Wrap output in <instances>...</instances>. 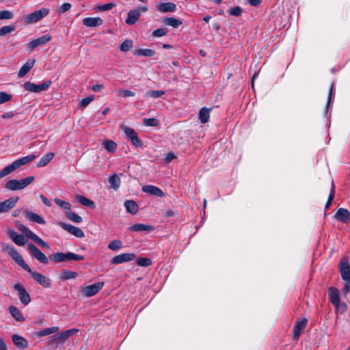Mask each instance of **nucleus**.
<instances>
[{"label":"nucleus","mask_w":350,"mask_h":350,"mask_svg":"<svg viewBox=\"0 0 350 350\" xmlns=\"http://www.w3.org/2000/svg\"><path fill=\"white\" fill-rule=\"evenodd\" d=\"M157 10L161 13L174 12L176 10V5L171 2L162 3L157 5Z\"/></svg>","instance_id":"23"},{"label":"nucleus","mask_w":350,"mask_h":350,"mask_svg":"<svg viewBox=\"0 0 350 350\" xmlns=\"http://www.w3.org/2000/svg\"><path fill=\"white\" fill-rule=\"evenodd\" d=\"M165 92L163 90H149L146 93V96L152 98H157L164 95Z\"/></svg>","instance_id":"43"},{"label":"nucleus","mask_w":350,"mask_h":350,"mask_svg":"<svg viewBox=\"0 0 350 350\" xmlns=\"http://www.w3.org/2000/svg\"><path fill=\"white\" fill-rule=\"evenodd\" d=\"M59 226H61L64 230H66L69 233L75 235L78 238H83L85 236L83 230L78 227L74 226L70 224H67L63 222H59Z\"/></svg>","instance_id":"14"},{"label":"nucleus","mask_w":350,"mask_h":350,"mask_svg":"<svg viewBox=\"0 0 350 350\" xmlns=\"http://www.w3.org/2000/svg\"><path fill=\"white\" fill-rule=\"evenodd\" d=\"M8 235L10 239L18 245L22 246V234H17L13 230H8Z\"/></svg>","instance_id":"31"},{"label":"nucleus","mask_w":350,"mask_h":350,"mask_svg":"<svg viewBox=\"0 0 350 350\" xmlns=\"http://www.w3.org/2000/svg\"><path fill=\"white\" fill-rule=\"evenodd\" d=\"M142 191L157 197H164V192L159 187L154 185H146L142 187Z\"/></svg>","instance_id":"19"},{"label":"nucleus","mask_w":350,"mask_h":350,"mask_svg":"<svg viewBox=\"0 0 350 350\" xmlns=\"http://www.w3.org/2000/svg\"><path fill=\"white\" fill-rule=\"evenodd\" d=\"M144 124L148 126H157L159 124V121L156 118H144Z\"/></svg>","instance_id":"53"},{"label":"nucleus","mask_w":350,"mask_h":350,"mask_svg":"<svg viewBox=\"0 0 350 350\" xmlns=\"http://www.w3.org/2000/svg\"><path fill=\"white\" fill-rule=\"evenodd\" d=\"M105 148L109 152H113L117 148L116 144L112 140H105L103 142Z\"/></svg>","instance_id":"39"},{"label":"nucleus","mask_w":350,"mask_h":350,"mask_svg":"<svg viewBox=\"0 0 350 350\" xmlns=\"http://www.w3.org/2000/svg\"><path fill=\"white\" fill-rule=\"evenodd\" d=\"M135 257L134 253H124L117 256H115L111 260V263L112 265H118L126 262L133 260Z\"/></svg>","instance_id":"11"},{"label":"nucleus","mask_w":350,"mask_h":350,"mask_svg":"<svg viewBox=\"0 0 350 350\" xmlns=\"http://www.w3.org/2000/svg\"><path fill=\"white\" fill-rule=\"evenodd\" d=\"M103 20L100 17H87L83 19V25L89 27H96L102 25Z\"/></svg>","instance_id":"20"},{"label":"nucleus","mask_w":350,"mask_h":350,"mask_svg":"<svg viewBox=\"0 0 350 350\" xmlns=\"http://www.w3.org/2000/svg\"><path fill=\"white\" fill-rule=\"evenodd\" d=\"M136 263L140 267H147L152 264V260L149 258H138Z\"/></svg>","instance_id":"45"},{"label":"nucleus","mask_w":350,"mask_h":350,"mask_svg":"<svg viewBox=\"0 0 350 350\" xmlns=\"http://www.w3.org/2000/svg\"><path fill=\"white\" fill-rule=\"evenodd\" d=\"M103 89V85L101 84H96L92 87V91L99 92Z\"/></svg>","instance_id":"64"},{"label":"nucleus","mask_w":350,"mask_h":350,"mask_svg":"<svg viewBox=\"0 0 350 350\" xmlns=\"http://www.w3.org/2000/svg\"><path fill=\"white\" fill-rule=\"evenodd\" d=\"M26 247L29 254L33 258H36L37 260L43 264L49 263V258H47L46 255L42 252H41L37 247H36L33 243H27Z\"/></svg>","instance_id":"4"},{"label":"nucleus","mask_w":350,"mask_h":350,"mask_svg":"<svg viewBox=\"0 0 350 350\" xmlns=\"http://www.w3.org/2000/svg\"><path fill=\"white\" fill-rule=\"evenodd\" d=\"M148 10L146 6H140L136 9L131 10L127 14V18L125 21L127 25H133L136 23L139 20L141 12H146Z\"/></svg>","instance_id":"7"},{"label":"nucleus","mask_w":350,"mask_h":350,"mask_svg":"<svg viewBox=\"0 0 350 350\" xmlns=\"http://www.w3.org/2000/svg\"><path fill=\"white\" fill-rule=\"evenodd\" d=\"M167 30L165 28H159L152 31V35L154 37H161L165 36Z\"/></svg>","instance_id":"55"},{"label":"nucleus","mask_w":350,"mask_h":350,"mask_svg":"<svg viewBox=\"0 0 350 350\" xmlns=\"http://www.w3.org/2000/svg\"><path fill=\"white\" fill-rule=\"evenodd\" d=\"M66 216L68 219L75 223H81L82 221V217L72 211L66 212Z\"/></svg>","instance_id":"37"},{"label":"nucleus","mask_w":350,"mask_h":350,"mask_svg":"<svg viewBox=\"0 0 350 350\" xmlns=\"http://www.w3.org/2000/svg\"><path fill=\"white\" fill-rule=\"evenodd\" d=\"M347 308V306L345 303H341L340 301V306H338V308H335L336 310V311H340L341 313H343L346 311Z\"/></svg>","instance_id":"63"},{"label":"nucleus","mask_w":350,"mask_h":350,"mask_svg":"<svg viewBox=\"0 0 350 350\" xmlns=\"http://www.w3.org/2000/svg\"><path fill=\"white\" fill-rule=\"evenodd\" d=\"M59 330L58 327H51L41 329L36 333V335L38 337H43L53 333L57 332Z\"/></svg>","instance_id":"30"},{"label":"nucleus","mask_w":350,"mask_h":350,"mask_svg":"<svg viewBox=\"0 0 350 350\" xmlns=\"http://www.w3.org/2000/svg\"><path fill=\"white\" fill-rule=\"evenodd\" d=\"M5 188L8 190H18L22 189V180H16L14 179L9 180L6 185Z\"/></svg>","instance_id":"28"},{"label":"nucleus","mask_w":350,"mask_h":350,"mask_svg":"<svg viewBox=\"0 0 350 350\" xmlns=\"http://www.w3.org/2000/svg\"><path fill=\"white\" fill-rule=\"evenodd\" d=\"M36 156L35 154H31L26 157H23V165L27 164L33 161Z\"/></svg>","instance_id":"62"},{"label":"nucleus","mask_w":350,"mask_h":350,"mask_svg":"<svg viewBox=\"0 0 350 350\" xmlns=\"http://www.w3.org/2000/svg\"><path fill=\"white\" fill-rule=\"evenodd\" d=\"M12 98V96L5 92H0V105L3 104L8 101H10Z\"/></svg>","instance_id":"52"},{"label":"nucleus","mask_w":350,"mask_h":350,"mask_svg":"<svg viewBox=\"0 0 350 350\" xmlns=\"http://www.w3.org/2000/svg\"><path fill=\"white\" fill-rule=\"evenodd\" d=\"M27 237L31 241H33L38 245L42 247L43 248L49 250V245L44 241L40 237H39L37 234H36L33 232H32L29 228L25 227L23 226V239ZM25 245V241H23V245Z\"/></svg>","instance_id":"5"},{"label":"nucleus","mask_w":350,"mask_h":350,"mask_svg":"<svg viewBox=\"0 0 350 350\" xmlns=\"http://www.w3.org/2000/svg\"><path fill=\"white\" fill-rule=\"evenodd\" d=\"M78 332V329L74 328L57 333L51 337V342L53 343H64L69 337Z\"/></svg>","instance_id":"9"},{"label":"nucleus","mask_w":350,"mask_h":350,"mask_svg":"<svg viewBox=\"0 0 350 350\" xmlns=\"http://www.w3.org/2000/svg\"><path fill=\"white\" fill-rule=\"evenodd\" d=\"M12 340L14 344L18 347V348H22V336L16 334H14L12 336Z\"/></svg>","instance_id":"56"},{"label":"nucleus","mask_w":350,"mask_h":350,"mask_svg":"<svg viewBox=\"0 0 350 350\" xmlns=\"http://www.w3.org/2000/svg\"><path fill=\"white\" fill-rule=\"evenodd\" d=\"M339 271L344 280H350V264L347 261H342L340 263Z\"/></svg>","instance_id":"22"},{"label":"nucleus","mask_w":350,"mask_h":350,"mask_svg":"<svg viewBox=\"0 0 350 350\" xmlns=\"http://www.w3.org/2000/svg\"><path fill=\"white\" fill-rule=\"evenodd\" d=\"M122 247V242L120 240H113L108 245V248L112 251H117Z\"/></svg>","instance_id":"40"},{"label":"nucleus","mask_w":350,"mask_h":350,"mask_svg":"<svg viewBox=\"0 0 350 350\" xmlns=\"http://www.w3.org/2000/svg\"><path fill=\"white\" fill-rule=\"evenodd\" d=\"M3 250L20 267H22V258L16 250L9 245H5Z\"/></svg>","instance_id":"18"},{"label":"nucleus","mask_w":350,"mask_h":350,"mask_svg":"<svg viewBox=\"0 0 350 350\" xmlns=\"http://www.w3.org/2000/svg\"><path fill=\"white\" fill-rule=\"evenodd\" d=\"M346 282L344 285L342 292L345 295H347L350 291V280H345Z\"/></svg>","instance_id":"61"},{"label":"nucleus","mask_w":350,"mask_h":350,"mask_svg":"<svg viewBox=\"0 0 350 350\" xmlns=\"http://www.w3.org/2000/svg\"><path fill=\"white\" fill-rule=\"evenodd\" d=\"M54 154L52 152H48L44 154L40 160L38 162V167H44L46 165L53 159Z\"/></svg>","instance_id":"32"},{"label":"nucleus","mask_w":350,"mask_h":350,"mask_svg":"<svg viewBox=\"0 0 350 350\" xmlns=\"http://www.w3.org/2000/svg\"><path fill=\"white\" fill-rule=\"evenodd\" d=\"M23 269H25L27 271H28L31 274V277L38 284L42 285L43 287L48 288V287L50 286L51 281H50L49 278H48L45 275H42V274H41V273H40L38 272L33 271L31 269V268L28 266V265L26 264L24 261H23Z\"/></svg>","instance_id":"3"},{"label":"nucleus","mask_w":350,"mask_h":350,"mask_svg":"<svg viewBox=\"0 0 350 350\" xmlns=\"http://www.w3.org/2000/svg\"><path fill=\"white\" fill-rule=\"evenodd\" d=\"M228 13L231 16H239L243 13V9L240 6H236L230 8L228 10Z\"/></svg>","instance_id":"49"},{"label":"nucleus","mask_w":350,"mask_h":350,"mask_svg":"<svg viewBox=\"0 0 350 350\" xmlns=\"http://www.w3.org/2000/svg\"><path fill=\"white\" fill-rule=\"evenodd\" d=\"M71 7H72V5L70 3H64L61 5L59 11L60 13L64 14V13L66 12L67 11H68L71 8Z\"/></svg>","instance_id":"57"},{"label":"nucleus","mask_w":350,"mask_h":350,"mask_svg":"<svg viewBox=\"0 0 350 350\" xmlns=\"http://www.w3.org/2000/svg\"><path fill=\"white\" fill-rule=\"evenodd\" d=\"M78 276V273L76 271L64 269L62 272L61 280H67L70 279L75 278Z\"/></svg>","instance_id":"35"},{"label":"nucleus","mask_w":350,"mask_h":350,"mask_svg":"<svg viewBox=\"0 0 350 350\" xmlns=\"http://www.w3.org/2000/svg\"><path fill=\"white\" fill-rule=\"evenodd\" d=\"M94 99V96H87L84 98H83L81 102H80V107L81 108H85Z\"/></svg>","instance_id":"54"},{"label":"nucleus","mask_w":350,"mask_h":350,"mask_svg":"<svg viewBox=\"0 0 350 350\" xmlns=\"http://www.w3.org/2000/svg\"><path fill=\"white\" fill-rule=\"evenodd\" d=\"M109 183L110 184V187L116 190L120 187L121 180L120 177L117 174H114L109 178Z\"/></svg>","instance_id":"29"},{"label":"nucleus","mask_w":350,"mask_h":350,"mask_svg":"<svg viewBox=\"0 0 350 350\" xmlns=\"http://www.w3.org/2000/svg\"><path fill=\"white\" fill-rule=\"evenodd\" d=\"M18 197H11L10 198L0 202V213H5L12 208L17 201Z\"/></svg>","instance_id":"17"},{"label":"nucleus","mask_w":350,"mask_h":350,"mask_svg":"<svg viewBox=\"0 0 350 350\" xmlns=\"http://www.w3.org/2000/svg\"><path fill=\"white\" fill-rule=\"evenodd\" d=\"M52 40V36L50 34H45L38 38L31 40L27 44V49L29 52H32L38 46H44L47 42Z\"/></svg>","instance_id":"8"},{"label":"nucleus","mask_w":350,"mask_h":350,"mask_svg":"<svg viewBox=\"0 0 350 350\" xmlns=\"http://www.w3.org/2000/svg\"><path fill=\"white\" fill-rule=\"evenodd\" d=\"M118 95L122 97H133L135 96V93L129 90L120 89Z\"/></svg>","instance_id":"50"},{"label":"nucleus","mask_w":350,"mask_h":350,"mask_svg":"<svg viewBox=\"0 0 350 350\" xmlns=\"http://www.w3.org/2000/svg\"><path fill=\"white\" fill-rule=\"evenodd\" d=\"M15 30L14 25L3 26L0 28V36H4Z\"/></svg>","instance_id":"47"},{"label":"nucleus","mask_w":350,"mask_h":350,"mask_svg":"<svg viewBox=\"0 0 350 350\" xmlns=\"http://www.w3.org/2000/svg\"><path fill=\"white\" fill-rule=\"evenodd\" d=\"M104 286V282H100L85 286L82 289L83 295L85 297H92L96 295Z\"/></svg>","instance_id":"10"},{"label":"nucleus","mask_w":350,"mask_h":350,"mask_svg":"<svg viewBox=\"0 0 350 350\" xmlns=\"http://www.w3.org/2000/svg\"><path fill=\"white\" fill-rule=\"evenodd\" d=\"M334 218L338 221L347 224L350 221V212L347 208H339L334 215Z\"/></svg>","instance_id":"16"},{"label":"nucleus","mask_w":350,"mask_h":350,"mask_svg":"<svg viewBox=\"0 0 350 350\" xmlns=\"http://www.w3.org/2000/svg\"><path fill=\"white\" fill-rule=\"evenodd\" d=\"M9 311L11 313L12 316L16 320V321H21L22 320V314L21 313L20 310L15 306H10L9 308Z\"/></svg>","instance_id":"41"},{"label":"nucleus","mask_w":350,"mask_h":350,"mask_svg":"<svg viewBox=\"0 0 350 350\" xmlns=\"http://www.w3.org/2000/svg\"><path fill=\"white\" fill-rule=\"evenodd\" d=\"M35 178L33 176H30L27 178H23V188L27 187L29 184H31Z\"/></svg>","instance_id":"59"},{"label":"nucleus","mask_w":350,"mask_h":350,"mask_svg":"<svg viewBox=\"0 0 350 350\" xmlns=\"http://www.w3.org/2000/svg\"><path fill=\"white\" fill-rule=\"evenodd\" d=\"M116 4L113 3H109L106 4H102L94 8V10L96 12H103L112 9L115 7Z\"/></svg>","instance_id":"44"},{"label":"nucleus","mask_w":350,"mask_h":350,"mask_svg":"<svg viewBox=\"0 0 350 350\" xmlns=\"http://www.w3.org/2000/svg\"><path fill=\"white\" fill-rule=\"evenodd\" d=\"M328 296L329 301L334 307L338 308L340 301L339 291L336 288L331 286L328 288Z\"/></svg>","instance_id":"15"},{"label":"nucleus","mask_w":350,"mask_h":350,"mask_svg":"<svg viewBox=\"0 0 350 350\" xmlns=\"http://www.w3.org/2000/svg\"><path fill=\"white\" fill-rule=\"evenodd\" d=\"M133 47V41L131 40H124L120 45V49L122 52H127Z\"/></svg>","instance_id":"46"},{"label":"nucleus","mask_w":350,"mask_h":350,"mask_svg":"<svg viewBox=\"0 0 350 350\" xmlns=\"http://www.w3.org/2000/svg\"><path fill=\"white\" fill-rule=\"evenodd\" d=\"M49 13V9L42 8L39 10H36L27 15L25 18V22L27 24L35 23L48 15Z\"/></svg>","instance_id":"6"},{"label":"nucleus","mask_w":350,"mask_h":350,"mask_svg":"<svg viewBox=\"0 0 350 350\" xmlns=\"http://www.w3.org/2000/svg\"><path fill=\"white\" fill-rule=\"evenodd\" d=\"M49 258L55 262H61L69 260H83L84 259V256L72 252H67L66 254L57 252L50 255Z\"/></svg>","instance_id":"1"},{"label":"nucleus","mask_w":350,"mask_h":350,"mask_svg":"<svg viewBox=\"0 0 350 350\" xmlns=\"http://www.w3.org/2000/svg\"><path fill=\"white\" fill-rule=\"evenodd\" d=\"M130 140L135 147H141L142 146V141L137 137V135L131 138Z\"/></svg>","instance_id":"58"},{"label":"nucleus","mask_w":350,"mask_h":350,"mask_svg":"<svg viewBox=\"0 0 350 350\" xmlns=\"http://www.w3.org/2000/svg\"><path fill=\"white\" fill-rule=\"evenodd\" d=\"M36 62V59L33 58L29 59L24 64H23V76L29 72L30 69L34 66Z\"/></svg>","instance_id":"42"},{"label":"nucleus","mask_w":350,"mask_h":350,"mask_svg":"<svg viewBox=\"0 0 350 350\" xmlns=\"http://www.w3.org/2000/svg\"><path fill=\"white\" fill-rule=\"evenodd\" d=\"M54 202L55 203L56 205H57L59 207L65 211H70L71 208V204L69 202L64 201L59 198H55Z\"/></svg>","instance_id":"36"},{"label":"nucleus","mask_w":350,"mask_h":350,"mask_svg":"<svg viewBox=\"0 0 350 350\" xmlns=\"http://www.w3.org/2000/svg\"><path fill=\"white\" fill-rule=\"evenodd\" d=\"M77 199L78 202L83 206H88L91 208H94L95 207L94 202L86 197L79 195L77 196Z\"/></svg>","instance_id":"33"},{"label":"nucleus","mask_w":350,"mask_h":350,"mask_svg":"<svg viewBox=\"0 0 350 350\" xmlns=\"http://www.w3.org/2000/svg\"><path fill=\"white\" fill-rule=\"evenodd\" d=\"M31 301L29 294L23 288V305H27Z\"/></svg>","instance_id":"60"},{"label":"nucleus","mask_w":350,"mask_h":350,"mask_svg":"<svg viewBox=\"0 0 350 350\" xmlns=\"http://www.w3.org/2000/svg\"><path fill=\"white\" fill-rule=\"evenodd\" d=\"M51 81L47 80L44 81L43 83L39 84H35L32 82L27 81L23 83V88L33 93H40L43 91L47 90L51 85Z\"/></svg>","instance_id":"2"},{"label":"nucleus","mask_w":350,"mask_h":350,"mask_svg":"<svg viewBox=\"0 0 350 350\" xmlns=\"http://www.w3.org/2000/svg\"><path fill=\"white\" fill-rule=\"evenodd\" d=\"M24 213L27 219H28L31 222L39 224H46L45 220L37 213H33L29 211H25Z\"/></svg>","instance_id":"21"},{"label":"nucleus","mask_w":350,"mask_h":350,"mask_svg":"<svg viewBox=\"0 0 350 350\" xmlns=\"http://www.w3.org/2000/svg\"><path fill=\"white\" fill-rule=\"evenodd\" d=\"M163 23L165 25L171 26L174 28H178L183 24L180 20L175 18L174 17L163 18Z\"/></svg>","instance_id":"26"},{"label":"nucleus","mask_w":350,"mask_h":350,"mask_svg":"<svg viewBox=\"0 0 350 350\" xmlns=\"http://www.w3.org/2000/svg\"><path fill=\"white\" fill-rule=\"evenodd\" d=\"M334 195H335V185H334V181L332 180V186H331V190H330V193L328 196V199H327V201L325 204V208L326 210L329 209L331 204H332V202L333 200V199L334 198Z\"/></svg>","instance_id":"38"},{"label":"nucleus","mask_w":350,"mask_h":350,"mask_svg":"<svg viewBox=\"0 0 350 350\" xmlns=\"http://www.w3.org/2000/svg\"><path fill=\"white\" fill-rule=\"evenodd\" d=\"M124 207L126 209V211L132 215H135L137 213L138 205L133 200L125 201Z\"/></svg>","instance_id":"27"},{"label":"nucleus","mask_w":350,"mask_h":350,"mask_svg":"<svg viewBox=\"0 0 350 350\" xmlns=\"http://www.w3.org/2000/svg\"><path fill=\"white\" fill-rule=\"evenodd\" d=\"M14 14L9 10H0V21L10 20L13 18Z\"/></svg>","instance_id":"48"},{"label":"nucleus","mask_w":350,"mask_h":350,"mask_svg":"<svg viewBox=\"0 0 350 350\" xmlns=\"http://www.w3.org/2000/svg\"><path fill=\"white\" fill-rule=\"evenodd\" d=\"M154 230V228L150 225H146L143 224H135L129 227L130 231L133 232H142V231H152Z\"/></svg>","instance_id":"24"},{"label":"nucleus","mask_w":350,"mask_h":350,"mask_svg":"<svg viewBox=\"0 0 350 350\" xmlns=\"http://www.w3.org/2000/svg\"><path fill=\"white\" fill-rule=\"evenodd\" d=\"M211 109L202 107L198 114V118L201 123L205 124L208 122L210 118V111Z\"/></svg>","instance_id":"25"},{"label":"nucleus","mask_w":350,"mask_h":350,"mask_svg":"<svg viewBox=\"0 0 350 350\" xmlns=\"http://www.w3.org/2000/svg\"><path fill=\"white\" fill-rule=\"evenodd\" d=\"M308 323L307 319H301L296 321L293 327V339L297 340L301 334V332L306 328Z\"/></svg>","instance_id":"12"},{"label":"nucleus","mask_w":350,"mask_h":350,"mask_svg":"<svg viewBox=\"0 0 350 350\" xmlns=\"http://www.w3.org/2000/svg\"><path fill=\"white\" fill-rule=\"evenodd\" d=\"M22 166V158L17 159L14 161L10 165L4 167L2 170L0 171V178H2L7 175L11 174L16 169L21 167Z\"/></svg>","instance_id":"13"},{"label":"nucleus","mask_w":350,"mask_h":350,"mask_svg":"<svg viewBox=\"0 0 350 350\" xmlns=\"http://www.w3.org/2000/svg\"><path fill=\"white\" fill-rule=\"evenodd\" d=\"M122 131L129 139H131V138L137 135V133L133 129L127 126H123Z\"/></svg>","instance_id":"51"},{"label":"nucleus","mask_w":350,"mask_h":350,"mask_svg":"<svg viewBox=\"0 0 350 350\" xmlns=\"http://www.w3.org/2000/svg\"><path fill=\"white\" fill-rule=\"evenodd\" d=\"M134 55L136 56L152 57L154 55V51L149 49H140L135 50Z\"/></svg>","instance_id":"34"}]
</instances>
